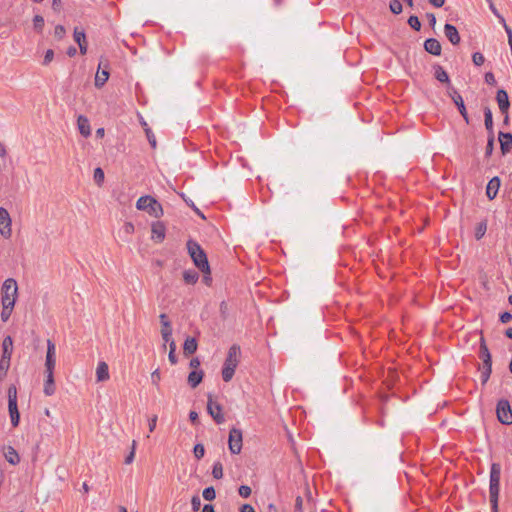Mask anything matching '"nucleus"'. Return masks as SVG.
I'll list each match as a JSON object with an SVG mask.
<instances>
[{"mask_svg": "<svg viewBox=\"0 0 512 512\" xmlns=\"http://www.w3.org/2000/svg\"><path fill=\"white\" fill-rule=\"evenodd\" d=\"M241 356L240 346L234 344L229 350L222 368V378L225 382H229L235 373Z\"/></svg>", "mask_w": 512, "mask_h": 512, "instance_id": "1", "label": "nucleus"}, {"mask_svg": "<svg viewBox=\"0 0 512 512\" xmlns=\"http://www.w3.org/2000/svg\"><path fill=\"white\" fill-rule=\"evenodd\" d=\"M500 475H501L500 464L493 463L491 465V470H490V484H489L490 503H491L492 512H498Z\"/></svg>", "mask_w": 512, "mask_h": 512, "instance_id": "2", "label": "nucleus"}, {"mask_svg": "<svg viewBox=\"0 0 512 512\" xmlns=\"http://www.w3.org/2000/svg\"><path fill=\"white\" fill-rule=\"evenodd\" d=\"M187 249L190 257L192 258L194 264L206 274L210 273V266L207 260V256L201 246L192 240L187 242Z\"/></svg>", "mask_w": 512, "mask_h": 512, "instance_id": "3", "label": "nucleus"}, {"mask_svg": "<svg viewBox=\"0 0 512 512\" xmlns=\"http://www.w3.org/2000/svg\"><path fill=\"white\" fill-rule=\"evenodd\" d=\"M1 303L2 306H15L18 297V285L15 279H6L1 288Z\"/></svg>", "mask_w": 512, "mask_h": 512, "instance_id": "4", "label": "nucleus"}, {"mask_svg": "<svg viewBox=\"0 0 512 512\" xmlns=\"http://www.w3.org/2000/svg\"><path fill=\"white\" fill-rule=\"evenodd\" d=\"M138 210L146 211L156 218L162 216L163 209L157 200L149 195L141 196L136 202Z\"/></svg>", "mask_w": 512, "mask_h": 512, "instance_id": "5", "label": "nucleus"}, {"mask_svg": "<svg viewBox=\"0 0 512 512\" xmlns=\"http://www.w3.org/2000/svg\"><path fill=\"white\" fill-rule=\"evenodd\" d=\"M480 358L483 361V366L481 368V379L482 383L485 384L492 372V360L491 354L483 337L480 339Z\"/></svg>", "mask_w": 512, "mask_h": 512, "instance_id": "6", "label": "nucleus"}, {"mask_svg": "<svg viewBox=\"0 0 512 512\" xmlns=\"http://www.w3.org/2000/svg\"><path fill=\"white\" fill-rule=\"evenodd\" d=\"M8 396V412L13 427H17L20 421V414L17 406V388L11 385L7 391Z\"/></svg>", "mask_w": 512, "mask_h": 512, "instance_id": "7", "label": "nucleus"}, {"mask_svg": "<svg viewBox=\"0 0 512 512\" xmlns=\"http://www.w3.org/2000/svg\"><path fill=\"white\" fill-rule=\"evenodd\" d=\"M242 431L237 428H232L229 432L228 446L232 454H239L242 450Z\"/></svg>", "mask_w": 512, "mask_h": 512, "instance_id": "8", "label": "nucleus"}, {"mask_svg": "<svg viewBox=\"0 0 512 512\" xmlns=\"http://www.w3.org/2000/svg\"><path fill=\"white\" fill-rule=\"evenodd\" d=\"M498 420L506 425L512 424V410L510 404L506 400H500L497 404Z\"/></svg>", "mask_w": 512, "mask_h": 512, "instance_id": "9", "label": "nucleus"}, {"mask_svg": "<svg viewBox=\"0 0 512 512\" xmlns=\"http://www.w3.org/2000/svg\"><path fill=\"white\" fill-rule=\"evenodd\" d=\"M56 366V347L55 344L48 339L47 340V352L45 359V374H54Z\"/></svg>", "mask_w": 512, "mask_h": 512, "instance_id": "10", "label": "nucleus"}, {"mask_svg": "<svg viewBox=\"0 0 512 512\" xmlns=\"http://www.w3.org/2000/svg\"><path fill=\"white\" fill-rule=\"evenodd\" d=\"M12 220L7 209L0 207V234L9 239L12 235Z\"/></svg>", "mask_w": 512, "mask_h": 512, "instance_id": "11", "label": "nucleus"}, {"mask_svg": "<svg viewBox=\"0 0 512 512\" xmlns=\"http://www.w3.org/2000/svg\"><path fill=\"white\" fill-rule=\"evenodd\" d=\"M207 411L217 424H222L225 421L222 406L213 401L211 394L208 395Z\"/></svg>", "mask_w": 512, "mask_h": 512, "instance_id": "12", "label": "nucleus"}, {"mask_svg": "<svg viewBox=\"0 0 512 512\" xmlns=\"http://www.w3.org/2000/svg\"><path fill=\"white\" fill-rule=\"evenodd\" d=\"M447 92H448V95L453 100L454 104L457 106L460 114L463 116V118L466 121V123H468L469 122V117H468V114H467L466 107H465V104H464L462 96L457 92V90L455 88L450 87V86L448 87V91Z\"/></svg>", "mask_w": 512, "mask_h": 512, "instance_id": "13", "label": "nucleus"}, {"mask_svg": "<svg viewBox=\"0 0 512 512\" xmlns=\"http://www.w3.org/2000/svg\"><path fill=\"white\" fill-rule=\"evenodd\" d=\"M498 140L502 154L505 155L509 153L512 149V134L508 132H499Z\"/></svg>", "mask_w": 512, "mask_h": 512, "instance_id": "14", "label": "nucleus"}, {"mask_svg": "<svg viewBox=\"0 0 512 512\" xmlns=\"http://www.w3.org/2000/svg\"><path fill=\"white\" fill-rule=\"evenodd\" d=\"M496 101L501 113L507 112L510 107V101L507 92L504 89H499L496 94Z\"/></svg>", "mask_w": 512, "mask_h": 512, "instance_id": "15", "label": "nucleus"}, {"mask_svg": "<svg viewBox=\"0 0 512 512\" xmlns=\"http://www.w3.org/2000/svg\"><path fill=\"white\" fill-rule=\"evenodd\" d=\"M444 34L452 45H458L460 43V35L457 28L452 24H445Z\"/></svg>", "mask_w": 512, "mask_h": 512, "instance_id": "16", "label": "nucleus"}, {"mask_svg": "<svg viewBox=\"0 0 512 512\" xmlns=\"http://www.w3.org/2000/svg\"><path fill=\"white\" fill-rule=\"evenodd\" d=\"M74 40L79 45L80 53L82 55L87 53V42L86 36L83 30H80L78 27L74 29Z\"/></svg>", "mask_w": 512, "mask_h": 512, "instance_id": "17", "label": "nucleus"}, {"mask_svg": "<svg viewBox=\"0 0 512 512\" xmlns=\"http://www.w3.org/2000/svg\"><path fill=\"white\" fill-rule=\"evenodd\" d=\"M425 50L435 56H439L441 54V44L435 38H429L424 43Z\"/></svg>", "mask_w": 512, "mask_h": 512, "instance_id": "18", "label": "nucleus"}, {"mask_svg": "<svg viewBox=\"0 0 512 512\" xmlns=\"http://www.w3.org/2000/svg\"><path fill=\"white\" fill-rule=\"evenodd\" d=\"M77 126L82 136L89 137L91 135L90 123L87 117L79 115L77 118Z\"/></svg>", "mask_w": 512, "mask_h": 512, "instance_id": "19", "label": "nucleus"}, {"mask_svg": "<svg viewBox=\"0 0 512 512\" xmlns=\"http://www.w3.org/2000/svg\"><path fill=\"white\" fill-rule=\"evenodd\" d=\"M152 239L157 242H162L165 238V226L162 222H156L152 225L151 229Z\"/></svg>", "mask_w": 512, "mask_h": 512, "instance_id": "20", "label": "nucleus"}, {"mask_svg": "<svg viewBox=\"0 0 512 512\" xmlns=\"http://www.w3.org/2000/svg\"><path fill=\"white\" fill-rule=\"evenodd\" d=\"M500 188V179L498 177H493L487 185L486 194L487 197L492 200L496 197L498 190Z\"/></svg>", "mask_w": 512, "mask_h": 512, "instance_id": "21", "label": "nucleus"}, {"mask_svg": "<svg viewBox=\"0 0 512 512\" xmlns=\"http://www.w3.org/2000/svg\"><path fill=\"white\" fill-rule=\"evenodd\" d=\"M96 378L98 382L107 381L110 378L109 368L106 362H99L96 368Z\"/></svg>", "mask_w": 512, "mask_h": 512, "instance_id": "22", "label": "nucleus"}, {"mask_svg": "<svg viewBox=\"0 0 512 512\" xmlns=\"http://www.w3.org/2000/svg\"><path fill=\"white\" fill-rule=\"evenodd\" d=\"M46 379L44 382L43 392L46 396H52L55 391V382H54V374H45Z\"/></svg>", "mask_w": 512, "mask_h": 512, "instance_id": "23", "label": "nucleus"}, {"mask_svg": "<svg viewBox=\"0 0 512 512\" xmlns=\"http://www.w3.org/2000/svg\"><path fill=\"white\" fill-rule=\"evenodd\" d=\"M13 353V339L11 336H6L2 342V356L3 358H11Z\"/></svg>", "mask_w": 512, "mask_h": 512, "instance_id": "24", "label": "nucleus"}, {"mask_svg": "<svg viewBox=\"0 0 512 512\" xmlns=\"http://www.w3.org/2000/svg\"><path fill=\"white\" fill-rule=\"evenodd\" d=\"M203 375H204V373L202 370H193L188 375V384L192 388L197 387L201 383V381L203 379Z\"/></svg>", "mask_w": 512, "mask_h": 512, "instance_id": "25", "label": "nucleus"}, {"mask_svg": "<svg viewBox=\"0 0 512 512\" xmlns=\"http://www.w3.org/2000/svg\"><path fill=\"white\" fill-rule=\"evenodd\" d=\"M5 459L12 465H16L20 461V457L17 453V451L9 446L6 451L4 452Z\"/></svg>", "mask_w": 512, "mask_h": 512, "instance_id": "26", "label": "nucleus"}, {"mask_svg": "<svg viewBox=\"0 0 512 512\" xmlns=\"http://www.w3.org/2000/svg\"><path fill=\"white\" fill-rule=\"evenodd\" d=\"M184 353L187 355L193 354L197 350V341L195 338L188 337L183 345Z\"/></svg>", "mask_w": 512, "mask_h": 512, "instance_id": "27", "label": "nucleus"}, {"mask_svg": "<svg viewBox=\"0 0 512 512\" xmlns=\"http://www.w3.org/2000/svg\"><path fill=\"white\" fill-rule=\"evenodd\" d=\"M109 78V72L107 69H103L102 71H97L95 75V86L97 88L102 87Z\"/></svg>", "mask_w": 512, "mask_h": 512, "instance_id": "28", "label": "nucleus"}, {"mask_svg": "<svg viewBox=\"0 0 512 512\" xmlns=\"http://www.w3.org/2000/svg\"><path fill=\"white\" fill-rule=\"evenodd\" d=\"M484 124L490 135H493V117L490 108L484 109Z\"/></svg>", "mask_w": 512, "mask_h": 512, "instance_id": "29", "label": "nucleus"}, {"mask_svg": "<svg viewBox=\"0 0 512 512\" xmlns=\"http://www.w3.org/2000/svg\"><path fill=\"white\" fill-rule=\"evenodd\" d=\"M435 78L442 83H450L447 72L439 65L435 67Z\"/></svg>", "mask_w": 512, "mask_h": 512, "instance_id": "30", "label": "nucleus"}, {"mask_svg": "<svg viewBox=\"0 0 512 512\" xmlns=\"http://www.w3.org/2000/svg\"><path fill=\"white\" fill-rule=\"evenodd\" d=\"M10 361H11V358H3V356H1L0 380H3L7 376V373H8L9 367H10Z\"/></svg>", "mask_w": 512, "mask_h": 512, "instance_id": "31", "label": "nucleus"}, {"mask_svg": "<svg viewBox=\"0 0 512 512\" xmlns=\"http://www.w3.org/2000/svg\"><path fill=\"white\" fill-rule=\"evenodd\" d=\"M183 279L187 284H195L198 280V273L193 270H186L183 273Z\"/></svg>", "mask_w": 512, "mask_h": 512, "instance_id": "32", "label": "nucleus"}, {"mask_svg": "<svg viewBox=\"0 0 512 512\" xmlns=\"http://www.w3.org/2000/svg\"><path fill=\"white\" fill-rule=\"evenodd\" d=\"M487 224L485 221L480 222L475 229V238L480 240L486 233Z\"/></svg>", "mask_w": 512, "mask_h": 512, "instance_id": "33", "label": "nucleus"}, {"mask_svg": "<svg viewBox=\"0 0 512 512\" xmlns=\"http://www.w3.org/2000/svg\"><path fill=\"white\" fill-rule=\"evenodd\" d=\"M212 475L215 479H221L223 477V466L220 462L214 463Z\"/></svg>", "mask_w": 512, "mask_h": 512, "instance_id": "34", "label": "nucleus"}, {"mask_svg": "<svg viewBox=\"0 0 512 512\" xmlns=\"http://www.w3.org/2000/svg\"><path fill=\"white\" fill-rule=\"evenodd\" d=\"M389 8L390 11L394 14H400L403 10L402 4L399 0H391Z\"/></svg>", "mask_w": 512, "mask_h": 512, "instance_id": "35", "label": "nucleus"}, {"mask_svg": "<svg viewBox=\"0 0 512 512\" xmlns=\"http://www.w3.org/2000/svg\"><path fill=\"white\" fill-rule=\"evenodd\" d=\"M203 498L207 501H212L215 499L216 497V492H215V489L213 487H207L203 490Z\"/></svg>", "mask_w": 512, "mask_h": 512, "instance_id": "36", "label": "nucleus"}, {"mask_svg": "<svg viewBox=\"0 0 512 512\" xmlns=\"http://www.w3.org/2000/svg\"><path fill=\"white\" fill-rule=\"evenodd\" d=\"M169 354H168V358H169V361L171 362V364H176L177 363V358H176V344L174 341H171L170 342V345H169Z\"/></svg>", "mask_w": 512, "mask_h": 512, "instance_id": "37", "label": "nucleus"}, {"mask_svg": "<svg viewBox=\"0 0 512 512\" xmlns=\"http://www.w3.org/2000/svg\"><path fill=\"white\" fill-rule=\"evenodd\" d=\"M34 29L41 32L44 27V18L40 15H36L33 18Z\"/></svg>", "mask_w": 512, "mask_h": 512, "instance_id": "38", "label": "nucleus"}, {"mask_svg": "<svg viewBox=\"0 0 512 512\" xmlns=\"http://www.w3.org/2000/svg\"><path fill=\"white\" fill-rule=\"evenodd\" d=\"M14 307L13 306H2V311H1V320L3 322H7L8 319L10 318L11 314H12V311H13Z\"/></svg>", "mask_w": 512, "mask_h": 512, "instance_id": "39", "label": "nucleus"}, {"mask_svg": "<svg viewBox=\"0 0 512 512\" xmlns=\"http://www.w3.org/2000/svg\"><path fill=\"white\" fill-rule=\"evenodd\" d=\"M408 24H409V26H410L412 29H414V30H416V31H419V30H420V28H421V23H420V21H419V18H418L417 16H414V15H412V16H410V17H409V19H408Z\"/></svg>", "mask_w": 512, "mask_h": 512, "instance_id": "40", "label": "nucleus"}, {"mask_svg": "<svg viewBox=\"0 0 512 512\" xmlns=\"http://www.w3.org/2000/svg\"><path fill=\"white\" fill-rule=\"evenodd\" d=\"M159 318H160L161 325H162L161 331H165V330L172 331L171 323L168 320L166 314H161L159 316Z\"/></svg>", "mask_w": 512, "mask_h": 512, "instance_id": "41", "label": "nucleus"}, {"mask_svg": "<svg viewBox=\"0 0 512 512\" xmlns=\"http://www.w3.org/2000/svg\"><path fill=\"white\" fill-rule=\"evenodd\" d=\"M194 456L199 460L204 457L205 448L202 444H196L193 449Z\"/></svg>", "mask_w": 512, "mask_h": 512, "instance_id": "42", "label": "nucleus"}, {"mask_svg": "<svg viewBox=\"0 0 512 512\" xmlns=\"http://www.w3.org/2000/svg\"><path fill=\"white\" fill-rule=\"evenodd\" d=\"M94 180L97 184H101L104 181V171L98 167L94 170Z\"/></svg>", "mask_w": 512, "mask_h": 512, "instance_id": "43", "label": "nucleus"}, {"mask_svg": "<svg viewBox=\"0 0 512 512\" xmlns=\"http://www.w3.org/2000/svg\"><path fill=\"white\" fill-rule=\"evenodd\" d=\"M472 61L476 66H481L484 63L485 58L482 53L475 52L472 55Z\"/></svg>", "mask_w": 512, "mask_h": 512, "instance_id": "44", "label": "nucleus"}, {"mask_svg": "<svg viewBox=\"0 0 512 512\" xmlns=\"http://www.w3.org/2000/svg\"><path fill=\"white\" fill-rule=\"evenodd\" d=\"M239 495L243 498H248L251 495V488L247 485H241L238 489Z\"/></svg>", "mask_w": 512, "mask_h": 512, "instance_id": "45", "label": "nucleus"}, {"mask_svg": "<svg viewBox=\"0 0 512 512\" xmlns=\"http://www.w3.org/2000/svg\"><path fill=\"white\" fill-rule=\"evenodd\" d=\"M135 449H136V441H132V449L131 452L125 458V464H131L135 457Z\"/></svg>", "mask_w": 512, "mask_h": 512, "instance_id": "46", "label": "nucleus"}, {"mask_svg": "<svg viewBox=\"0 0 512 512\" xmlns=\"http://www.w3.org/2000/svg\"><path fill=\"white\" fill-rule=\"evenodd\" d=\"M147 139L151 145L152 148H156V138L155 135L152 133L151 129L145 128Z\"/></svg>", "mask_w": 512, "mask_h": 512, "instance_id": "47", "label": "nucleus"}, {"mask_svg": "<svg viewBox=\"0 0 512 512\" xmlns=\"http://www.w3.org/2000/svg\"><path fill=\"white\" fill-rule=\"evenodd\" d=\"M121 231L125 234V235H131L134 233V225L131 223V222H126L124 223V225L122 226V229Z\"/></svg>", "mask_w": 512, "mask_h": 512, "instance_id": "48", "label": "nucleus"}, {"mask_svg": "<svg viewBox=\"0 0 512 512\" xmlns=\"http://www.w3.org/2000/svg\"><path fill=\"white\" fill-rule=\"evenodd\" d=\"M65 33H66V30H65L64 26H62V25H57L54 29V36L57 39H62L64 37Z\"/></svg>", "mask_w": 512, "mask_h": 512, "instance_id": "49", "label": "nucleus"}, {"mask_svg": "<svg viewBox=\"0 0 512 512\" xmlns=\"http://www.w3.org/2000/svg\"><path fill=\"white\" fill-rule=\"evenodd\" d=\"M489 8L492 11V13L499 19L500 23H504V17L498 12L497 8L495 7L493 1H490Z\"/></svg>", "mask_w": 512, "mask_h": 512, "instance_id": "50", "label": "nucleus"}, {"mask_svg": "<svg viewBox=\"0 0 512 512\" xmlns=\"http://www.w3.org/2000/svg\"><path fill=\"white\" fill-rule=\"evenodd\" d=\"M54 59V51L52 49H48L45 53L43 65H48Z\"/></svg>", "mask_w": 512, "mask_h": 512, "instance_id": "51", "label": "nucleus"}, {"mask_svg": "<svg viewBox=\"0 0 512 512\" xmlns=\"http://www.w3.org/2000/svg\"><path fill=\"white\" fill-rule=\"evenodd\" d=\"M503 25V28L505 30V32L507 33V36H508V43H509V46H510V49H512V30L511 28L507 25L506 21L504 20V23H501Z\"/></svg>", "mask_w": 512, "mask_h": 512, "instance_id": "52", "label": "nucleus"}, {"mask_svg": "<svg viewBox=\"0 0 512 512\" xmlns=\"http://www.w3.org/2000/svg\"><path fill=\"white\" fill-rule=\"evenodd\" d=\"M191 505H192L193 511H198L200 509L201 500H200L199 496L195 495L192 497Z\"/></svg>", "mask_w": 512, "mask_h": 512, "instance_id": "53", "label": "nucleus"}, {"mask_svg": "<svg viewBox=\"0 0 512 512\" xmlns=\"http://www.w3.org/2000/svg\"><path fill=\"white\" fill-rule=\"evenodd\" d=\"M157 420H158L157 415H153L149 418V421H148L149 432L152 433L155 430L156 425H157Z\"/></svg>", "mask_w": 512, "mask_h": 512, "instance_id": "54", "label": "nucleus"}, {"mask_svg": "<svg viewBox=\"0 0 512 512\" xmlns=\"http://www.w3.org/2000/svg\"><path fill=\"white\" fill-rule=\"evenodd\" d=\"M493 147H494V136L490 135L487 145H486V155L487 156H490L492 154Z\"/></svg>", "mask_w": 512, "mask_h": 512, "instance_id": "55", "label": "nucleus"}, {"mask_svg": "<svg viewBox=\"0 0 512 512\" xmlns=\"http://www.w3.org/2000/svg\"><path fill=\"white\" fill-rule=\"evenodd\" d=\"M294 512H303V499L301 496L296 497Z\"/></svg>", "mask_w": 512, "mask_h": 512, "instance_id": "56", "label": "nucleus"}, {"mask_svg": "<svg viewBox=\"0 0 512 512\" xmlns=\"http://www.w3.org/2000/svg\"><path fill=\"white\" fill-rule=\"evenodd\" d=\"M161 336H162L165 344L166 343L170 344L171 341H174L172 339V331H169V330L161 331Z\"/></svg>", "mask_w": 512, "mask_h": 512, "instance_id": "57", "label": "nucleus"}, {"mask_svg": "<svg viewBox=\"0 0 512 512\" xmlns=\"http://www.w3.org/2000/svg\"><path fill=\"white\" fill-rule=\"evenodd\" d=\"M151 380H152V383L156 386H158L159 384V381H160V372H159V369H156L155 371H153L151 373Z\"/></svg>", "mask_w": 512, "mask_h": 512, "instance_id": "58", "label": "nucleus"}, {"mask_svg": "<svg viewBox=\"0 0 512 512\" xmlns=\"http://www.w3.org/2000/svg\"><path fill=\"white\" fill-rule=\"evenodd\" d=\"M485 81L487 84H490V85H495L496 84V80H495V76L492 72H487L485 74Z\"/></svg>", "mask_w": 512, "mask_h": 512, "instance_id": "59", "label": "nucleus"}, {"mask_svg": "<svg viewBox=\"0 0 512 512\" xmlns=\"http://www.w3.org/2000/svg\"><path fill=\"white\" fill-rule=\"evenodd\" d=\"M511 319H512V315L509 312H504L500 315V321L502 323H508L509 321H511Z\"/></svg>", "mask_w": 512, "mask_h": 512, "instance_id": "60", "label": "nucleus"}, {"mask_svg": "<svg viewBox=\"0 0 512 512\" xmlns=\"http://www.w3.org/2000/svg\"><path fill=\"white\" fill-rule=\"evenodd\" d=\"M200 366V361L198 358H193L191 359L190 361V367L193 368L194 370H197Z\"/></svg>", "mask_w": 512, "mask_h": 512, "instance_id": "61", "label": "nucleus"}, {"mask_svg": "<svg viewBox=\"0 0 512 512\" xmlns=\"http://www.w3.org/2000/svg\"><path fill=\"white\" fill-rule=\"evenodd\" d=\"M240 512H255V510L250 504H244L242 505Z\"/></svg>", "mask_w": 512, "mask_h": 512, "instance_id": "62", "label": "nucleus"}, {"mask_svg": "<svg viewBox=\"0 0 512 512\" xmlns=\"http://www.w3.org/2000/svg\"><path fill=\"white\" fill-rule=\"evenodd\" d=\"M429 2H430L433 6H435V7H437V8H440V7H442V6L444 5L445 0H429Z\"/></svg>", "mask_w": 512, "mask_h": 512, "instance_id": "63", "label": "nucleus"}, {"mask_svg": "<svg viewBox=\"0 0 512 512\" xmlns=\"http://www.w3.org/2000/svg\"><path fill=\"white\" fill-rule=\"evenodd\" d=\"M202 512H215V510L212 505L206 504L204 505Z\"/></svg>", "mask_w": 512, "mask_h": 512, "instance_id": "64", "label": "nucleus"}]
</instances>
